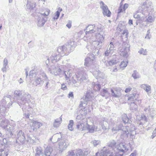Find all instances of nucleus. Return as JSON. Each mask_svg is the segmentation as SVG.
Here are the masks:
<instances>
[{
  "label": "nucleus",
  "instance_id": "obj_1",
  "mask_svg": "<svg viewBox=\"0 0 156 156\" xmlns=\"http://www.w3.org/2000/svg\"><path fill=\"white\" fill-rule=\"evenodd\" d=\"M13 101L17 103L20 106L23 112L32 108L29 104L31 95L28 93H25L22 90H16L14 92Z\"/></svg>",
  "mask_w": 156,
  "mask_h": 156
},
{
  "label": "nucleus",
  "instance_id": "obj_2",
  "mask_svg": "<svg viewBox=\"0 0 156 156\" xmlns=\"http://www.w3.org/2000/svg\"><path fill=\"white\" fill-rule=\"evenodd\" d=\"M86 70H88L87 68L84 67L77 69L76 76H73L72 79V86L73 87H77L80 84V83L77 82L75 79H77V80L80 83L87 80Z\"/></svg>",
  "mask_w": 156,
  "mask_h": 156
},
{
  "label": "nucleus",
  "instance_id": "obj_3",
  "mask_svg": "<svg viewBox=\"0 0 156 156\" xmlns=\"http://www.w3.org/2000/svg\"><path fill=\"white\" fill-rule=\"evenodd\" d=\"M93 98L94 94L91 91H90V90L87 91L86 95L81 99L79 107L83 108H81V109L82 111L86 110L85 107L88 104L90 105L92 103Z\"/></svg>",
  "mask_w": 156,
  "mask_h": 156
},
{
  "label": "nucleus",
  "instance_id": "obj_4",
  "mask_svg": "<svg viewBox=\"0 0 156 156\" xmlns=\"http://www.w3.org/2000/svg\"><path fill=\"white\" fill-rule=\"evenodd\" d=\"M116 143L114 140L111 141L108 144L109 148L107 149L105 147H104L103 150H101L100 152H98L96 154V156H113V152H110V149L112 148V151L115 150L116 147H115Z\"/></svg>",
  "mask_w": 156,
  "mask_h": 156
},
{
  "label": "nucleus",
  "instance_id": "obj_5",
  "mask_svg": "<svg viewBox=\"0 0 156 156\" xmlns=\"http://www.w3.org/2000/svg\"><path fill=\"white\" fill-rule=\"evenodd\" d=\"M40 71L39 68L36 66H34V68L30 71L29 76L30 78H35V85L36 86L39 85L42 86L44 83V79H42L40 77L36 76L38 74V73Z\"/></svg>",
  "mask_w": 156,
  "mask_h": 156
},
{
  "label": "nucleus",
  "instance_id": "obj_6",
  "mask_svg": "<svg viewBox=\"0 0 156 156\" xmlns=\"http://www.w3.org/2000/svg\"><path fill=\"white\" fill-rule=\"evenodd\" d=\"M76 46V42L72 40H70L67 44L59 46L58 48V51L60 53L65 52L66 55H68V53L73 51Z\"/></svg>",
  "mask_w": 156,
  "mask_h": 156
},
{
  "label": "nucleus",
  "instance_id": "obj_7",
  "mask_svg": "<svg viewBox=\"0 0 156 156\" xmlns=\"http://www.w3.org/2000/svg\"><path fill=\"white\" fill-rule=\"evenodd\" d=\"M93 29L94 30L93 33H95L97 41L99 43L102 42L104 38L103 36L101 34V33L103 30V27L102 25H99L96 26L94 24V27H93Z\"/></svg>",
  "mask_w": 156,
  "mask_h": 156
},
{
  "label": "nucleus",
  "instance_id": "obj_8",
  "mask_svg": "<svg viewBox=\"0 0 156 156\" xmlns=\"http://www.w3.org/2000/svg\"><path fill=\"white\" fill-rule=\"evenodd\" d=\"M36 153L35 156H50L51 154V151H52L51 147H47L46 148L44 153L43 150L41 147H36L35 149Z\"/></svg>",
  "mask_w": 156,
  "mask_h": 156
},
{
  "label": "nucleus",
  "instance_id": "obj_9",
  "mask_svg": "<svg viewBox=\"0 0 156 156\" xmlns=\"http://www.w3.org/2000/svg\"><path fill=\"white\" fill-rule=\"evenodd\" d=\"M17 128L16 122L13 120H9V124L6 130L10 133V135L12 136L17 131Z\"/></svg>",
  "mask_w": 156,
  "mask_h": 156
},
{
  "label": "nucleus",
  "instance_id": "obj_10",
  "mask_svg": "<svg viewBox=\"0 0 156 156\" xmlns=\"http://www.w3.org/2000/svg\"><path fill=\"white\" fill-rule=\"evenodd\" d=\"M130 45L126 42H123L122 47L119 48V53L121 56H126L129 51Z\"/></svg>",
  "mask_w": 156,
  "mask_h": 156
},
{
  "label": "nucleus",
  "instance_id": "obj_11",
  "mask_svg": "<svg viewBox=\"0 0 156 156\" xmlns=\"http://www.w3.org/2000/svg\"><path fill=\"white\" fill-rule=\"evenodd\" d=\"M93 27H94V24L89 25L84 29L86 35L83 37V39L85 41H90L89 40L90 39V36H92V32L94 30L93 29Z\"/></svg>",
  "mask_w": 156,
  "mask_h": 156
},
{
  "label": "nucleus",
  "instance_id": "obj_12",
  "mask_svg": "<svg viewBox=\"0 0 156 156\" xmlns=\"http://www.w3.org/2000/svg\"><path fill=\"white\" fill-rule=\"evenodd\" d=\"M58 72L54 73L55 75H59L60 77L62 75H64L66 80H67L69 79V78L72 76V70L71 69H68L67 71L62 70L61 69H58Z\"/></svg>",
  "mask_w": 156,
  "mask_h": 156
},
{
  "label": "nucleus",
  "instance_id": "obj_13",
  "mask_svg": "<svg viewBox=\"0 0 156 156\" xmlns=\"http://www.w3.org/2000/svg\"><path fill=\"white\" fill-rule=\"evenodd\" d=\"M16 132L17 133L16 143L19 144H24L26 138L24 132L21 130L17 131Z\"/></svg>",
  "mask_w": 156,
  "mask_h": 156
},
{
  "label": "nucleus",
  "instance_id": "obj_14",
  "mask_svg": "<svg viewBox=\"0 0 156 156\" xmlns=\"http://www.w3.org/2000/svg\"><path fill=\"white\" fill-rule=\"evenodd\" d=\"M64 54L66 55L65 52L60 53L59 52L57 49V52L53 53L50 57V59L52 62V64L60 60L61 57L64 55Z\"/></svg>",
  "mask_w": 156,
  "mask_h": 156
},
{
  "label": "nucleus",
  "instance_id": "obj_15",
  "mask_svg": "<svg viewBox=\"0 0 156 156\" xmlns=\"http://www.w3.org/2000/svg\"><path fill=\"white\" fill-rule=\"evenodd\" d=\"M11 96L9 95H7L4 96L2 101L0 102L1 103L7 106V108H9L12 104L13 102L11 101Z\"/></svg>",
  "mask_w": 156,
  "mask_h": 156
},
{
  "label": "nucleus",
  "instance_id": "obj_16",
  "mask_svg": "<svg viewBox=\"0 0 156 156\" xmlns=\"http://www.w3.org/2000/svg\"><path fill=\"white\" fill-rule=\"evenodd\" d=\"M118 128L119 129V130H122V138H124V137H127L129 132L128 129L126 127H124L122 124H120L118 126Z\"/></svg>",
  "mask_w": 156,
  "mask_h": 156
},
{
  "label": "nucleus",
  "instance_id": "obj_17",
  "mask_svg": "<svg viewBox=\"0 0 156 156\" xmlns=\"http://www.w3.org/2000/svg\"><path fill=\"white\" fill-rule=\"evenodd\" d=\"M36 19H37V25L39 27H43L44 24L47 18L45 20L43 17H42V15L40 13H38L37 16H36Z\"/></svg>",
  "mask_w": 156,
  "mask_h": 156
},
{
  "label": "nucleus",
  "instance_id": "obj_18",
  "mask_svg": "<svg viewBox=\"0 0 156 156\" xmlns=\"http://www.w3.org/2000/svg\"><path fill=\"white\" fill-rule=\"evenodd\" d=\"M9 151L8 147L5 144L0 145V156H7Z\"/></svg>",
  "mask_w": 156,
  "mask_h": 156
},
{
  "label": "nucleus",
  "instance_id": "obj_19",
  "mask_svg": "<svg viewBox=\"0 0 156 156\" xmlns=\"http://www.w3.org/2000/svg\"><path fill=\"white\" fill-rule=\"evenodd\" d=\"M151 5L152 3L151 2L148 0H146L142 2L140 6L139 7V10L141 9L144 10L150 9Z\"/></svg>",
  "mask_w": 156,
  "mask_h": 156
},
{
  "label": "nucleus",
  "instance_id": "obj_20",
  "mask_svg": "<svg viewBox=\"0 0 156 156\" xmlns=\"http://www.w3.org/2000/svg\"><path fill=\"white\" fill-rule=\"evenodd\" d=\"M105 120V118H104L101 117V119L99 121L100 125L101 126L102 129L104 131L110 129L111 127L110 126H107V124L108 123L106 122H105V123H104Z\"/></svg>",
  "mask_w": 156,
  "mask_h": 156
},
{
  "label": "nucleus",
  "instance_id": "obj_21",
  "mask_svg": "<svg viewBox=\"0 0 156 156\" xmlns=\"http://www.w3.org/2000/svg\"><path fill=\"white\" fill-rule=\"evenodd\" d=\"M85 127L89 132L91 133H94V131H99L100 129V128H98L97 126H95V125H90L87 123L86 124Z\"/></svg>",
  "mask_w": 156,
  "mask_h": 156
},
{
  "label": "nucleus",
  "instance_id": "obj_22",
  "mask_svg": "<svg viewBox=\"0 0 156 156\" xmlns=\"http://www.w3.org/2000/svg\"><path fill=\"white\" fill-rule=\"evenodd\" d=\"M98 42H96V41H94L92 43H88L86 46V48L89 51L93 52V51L96 48L95 45L96 44L98 45L99 44L98 43Z\"/></svg>",
  "mask_w": 156,
  "mask_h": 156
},
{
  "label": "nucleus",
  "instance_id": "obj_23",
  "mask_svg": "<svg viewBox=\"0 0 156 156\" xmlns=\"http://www.w3.org/2000/svg\"><path fill=\"white\" fill-rule=\"evenodd\" d=\"M68 144L66 143L64 140L61 141L59 143V152L62 153L63 151L65 150L67 147Z\"/></svg>",
  "mask_w": 156,
  "mask_h": 156
},
{
  "label": "nucleus",
  "instance_id": "obj_24",
  "mask_svg": "<svg viewBox=\"0 0 156 156\" xmlns=\"http://www.w3.org/2000/svg\"><path fill=\"white\" fill-rule=\"evenodd\" d=\"M7 106L6 105L0 103V113L1 115L5 116L8 112V110L7 109Z\"/></svg>",
  "mask_w": 156,
  "mask_h": 156
},
{
  "label": "nucleus",
  "instance_id": "obj_25",
  "mask_svg": "<svg viewBox=\"0 0 156 156\" xmlns=\"http://www.w3.org/2000/svg\"><path fill=\"white\" fill-rule=\"evenodd\" d=\"M2 120L0 122V126L3 129L6 130L9 124V120L6 119L4 117H2Z\"/></svg>",
  "mask_w": 156,
  "mask_h": 156
},
{
  "label": "nucleus",
  "instance_id": "obj_26",
  "mask_svg": "<svg viewBox=\"0 0 156 156\" xmlns=\"http://www.w3.org/2000/svg\"><path fill=\"white\" fill-rule=\"evenodd\" d=\"M111 91L112 93V96L114 97L119 98L121 95L120 90V89L116 88L114 90L111 89Z\"/></svg>",
  "mask_w": 156,
  "mask_h": 156
},
{
  "label": "nucleus",
  "instance_id": "obj_27",
  "mask_svg": "<svg viewBox=\"0 0 156 156\" xmlns=\"http://www.w3.org/2000/svg\"><path fill=\"white\" fill-rule=\"evenodd\" d=\"M58 69H60V68L59 67H57L52 64L51 65L50 67L49 68L48 70L50 73L54 74L55 75H55V73H54L58 72Z\"/></svg>",
  "mask_w": 156,
  "mask_h": 156
},
{
  "label": "nucleus",
  "instance_id": "obj_28",
  "mask_svg": "<svg viewBox=\"0 0 156 156\" xmlns=\"http://www.w3.org/2000/svg\"><path fill=\"white\" fill-rule=\"evenodd\" d=\"M138 94L136 93H134L130 94L128 98V100L129 101H135L138 98Z\"/></svg>",
  "mask_w": 156,
  "mask_h": 156
},
{
  "label": "nucleus",
  "instance_id": "obj_29",
  "mask_svg": "<svg viewBox=\"0 0 156 156\" xmlns=\"http://www.w3.org/2000/svg\"><path fill=\"white\" fill-rule=\"evenodd\" d=\"M116 149L119 152H124L125 150H126V151L128 150V149L126 148L124 144L122 143H120L118 146H117Z\"/></svg>",
  "mask_w": 156,
  "mask_h": 156
},
{
  "label": "nucleus",
  "instance_id": "obj_30",
  "mask_svg": "<svg viewBox=\"0 0 156 156\" xmlns=\"http://www.w3.org/2000/svg\"><path fill=\"white\" fill-rule=\"evenodd\" d=\"M140 87L148 93H151V88L150 85L147 84H143L141 85Z\"/></svg>",
  "mask_w": 156,
  "mask_h": 156
},
{
  "label": "nucleus",
  "instance_id": "obj_31",
  "mask_svg": "<svg viewBox=\"0 0 156 156\" xmlns=\"http://www.w3.org/2000/svg\"><path fill=\"white\" fill-rule=\"evenodd\" d=\"M84 124L83 123L82 121H78L76 125V127L77 129L83 131L85 129V127H84Z\"/></svg>",
  "mask_w": 156,
  "mask_h": 156
},
{
  "label": "nucleus",
  "instance_id": "obj_32",
  "mask_svg": "<svg viewBox=\"0 0 156 156\" xmlns=\"http://www.w3.org/2000/svg\"><path fill=\"white\" fill-rule=\"evenodd\" d=\"M93 60L90 57H87L85 59L84 66L88 67L93 63Z\"/></svg>",
  "mask_w": 156,
  "mask_h": 156
},
{
  "label": "nucleus",
  "instance_id": "obj_33",
  "mask_svg": "<svg viewBox=\"0 0 156 156\" xmlns=\"http://www.w3.org/2000/svg\"><path fill=\"white\" fill-rule=\"evenodd\" d=\"M27 9L29 10H32L35 8L36 5V3L34 2H31L29 1L28 0H27Z\"/></svg>",
  "mask_w": 156,
  "mask_h": 156
},
{
  "label": "nucleus",
  "instance_id": "obj_34",
  "mask_svg": "<svg viewBox=\"0 0 156 156\" xmlns=\"http://www.w3.org/2000/svg\"><path fill=\"white\" fill-rule=\"evenodd\" d=\"M32 125L33 127V130H34L35 129H37L39 128L42 126V124L40 122L35 121H33L32 123Z\"/></svg>",
  "mask_w": 156,
  "mask_h": 156
},
{
  "label": "nucleus",
  "instance_id": "obj_35",
  "mask_svg": "<svg viewBox=\"0 0 156 156\" xmlns=\"http://www.w3.org/2000/svg\"><path fill=\"white\" fill-rule=\"evenodd\" d=\"M114 45L112 42H111L108 45L107 50L109 51L112 54L115 50L114 49Z\"/></svg>",
  "mask_w": 156,
  "mask_h": 156
},
{
  "label": "nucleus",
  "instance_id": "obj_36",
  "mask_svg": "<svg viewBox=\"0 0 156 156\" xmlns=\"http://www.w3.org/2000/svg\"><path fill=\"white\" fill-rule=\"evenodd\" d=\"M122 119L123 122L125 124H129L131 122V121L129 120L126 114H124L122 115Z\"/></svg>",
  "mask_w": 156,
  "mask_h": 156
},
{
  "label": "nucleus",
  "instance_id": "obj_37",
  "mask_svg": "<svg viewBox=\"0 0 156 156\" xmlns=\"http://www.w3.org/2000/svg\"><path fill=\"white\" fill-rule=\"evenodd\" d=\"M144 10H141L140 12H139L138 11L136 12V13L134 14V17L135 18L137 19L138 20H139L140 19L141 17H143V15Z\"/></svg>",
  "mask_w": 156,
  "mask_h": 156
},
{
  "label": "nucleus",
  "instance_id": "obj_38",
  "mask_svg": "<svg viewBox=\"0 0 156 156\" xmlns=\"http://www.w3.org/2000/svg\"><path fill=\"white\" fill-rule=\"evenodd\" d=\"M62 121V119L61 117L56 119L54 123L53 126L55 127H58L61 123Z\"/></svg>",
  "mask_w": 156,
  "mask_h": 156
},
{
  "label": "nucleus",
  "instance_id": "obj_39",
  "mask_svg": "<svg viewBox=\"0 0 156 156\" xmlns=\"http://www.w3.org/2000/svg\"><path fill=\"white\" fill-rule=\"evenodd\" d=\"M42 76L44 77V83H45V88L47 89L48 87V84H49V80L47 77V76L45 73H43Z\"/></svg>",
  "mask_w": 156,
  "mask_h": 156
},
{
  "label": "nucleus",
  "instance_id": "obj_40",
  "mask_svg": "<svg viewBox=\"0 0 156 156\" xmlns=\"http://www.w3.org/2000/svg\"><path fill=\"white\" fill-rule=\"evenodd\" d=\"M92 87L95 90L98 91L100 89L101 85L98 83H95L94 82L92 83Z\"/></svg>",
  "mask_w": 156,
  "mask_h": 156
},
{
  "label": "nucleus",
  "instance_id": "obj_41",
  "mask_svg": "<svg viewBox=\"0 0 156 156\" xmlns=\"http://www.w3.org/2000/svg\"><path fill=\"white\" fill-rule=\"evenodd\" d=\"M103 62L105 63V64L106 66H112V65H114L116 63L115 60H113L111 61H110L109 62L107 61H105Z\"/></svg>",
  "mask_w": 156,
  "mask_h": 156
},
{
  "label": "nucleus",
  "instance_id": "obj_42",
  "mask_svg": "<svg viewBox=\"0 0 156 156\" xmlns=\"http://www.w3.org/2000/svg\"><path fill=\"white\" fill-rule=\"evenodd\" d=\"M135 102H132L130 105V109L132 111H136L137 109V105L135 103Z\"/></svg>",
  "mask_w": 156,
  "mask_h": 156
},
{
  "label": "nucleus",
  "instance_id": "obj_43",
  "mask_svg": "<svg viewBox=\"0 0 156 156\" xmlns=\"http://www.w3.org/2000/svg\"><path fill=\"white\" fill-rule=\"evenodd\" d=\"M62 10H60V11H56L55 13L53 14V17L52 18V20H57L58 19L59 16L60 12Z\"/></svg>",
  "mask_w": 156,
  "mask_h": 156
},
{
  "label": "nucleus",
  "instance_id": "obj_44",
  "mask_svg": "<svg viewBox=\"0 0 156 156\" xmlns=\"http://www.w3.org/2000/svg\"><path fill=\"white\" fill-rule=\"evenodd\" d=\"M74 124V123L73 120H70L69 121V123L68 126V128L69 130L72 131L73 130V126Z\"/></svg>",
  "mask_w": 156,
  "mask_h": 156
},
{
  "label": "nucleus",
  "instance_id": "obj_45",
  "mask_svg": "<svg viewBox=\"0 0 156 156\" xmlns=\"http://www.w3.org/2000/svg\"><path fill=\"white\" fill-rule=\"evenodd\" d=\"M132 76L134 79H136L140 77V76L136 70H134L133 73L132 74Z\"/></svg>",
  "mask_w": 156,
  "mask_h": 156
},
{
  "label": "nucleus",
  "instance_id": "obj_46",
  "mask_svg": "<svg viewBox=\"0 0 156 156\" xmlns=\"http://www.w3.org/2000/svg\"><path fill=\"white\" fill-rule=\"evenodd\" d=\"M101 8L102 10H108V6L105 5L102 1H101L100 3Z\"/></svg>",
  "mask_w": 156,
  "mask_h": 156
},
{
  "label": "nucleus",
  "instance_id": "obj_47",
  "mask_svg": "<svg viewBox=\"0 0 156 156\" xmlns=\"http://www.w3.org/2000/svg\"><path fill=\"white\" fill-rule=\"evenodd\" d=\"M154 20V16H149L147 19V21L149 23L153 22Z\"/></svg>",
  "mask_w": 156,
  "mask_h": 156
},
{
  "label": "nucleus",
  "instance_id": "obj_48",
  "mask_svg": "<svg viewBox=\"0 0 156 156\" xmlns=\"http://www.w3.org/2000/svg\"><path fill=\"white\" fill-rule=\"evenodd\" d=\"M138 52L140 54H142L144 55H146L147 51L146 49H144L143 48H141L138 51Z\"/></svg>",
  "mask_w": 156,
  "mask_h": 156
},
{
  "label": "nucleus",
  "instance_id": "obj_49",
  "mask_svg": "<svg viewBox=\"0 0 156 156\" xmlns=\"http://www.w3.org/2000/svg\"><path fill=\"white\" fill-rule=\"evenodd\" d=\"M103 14L104 16L110 17L111 14L110 10H103Z\"/></svg>",
  "mask_w": 156,
  "mask_h": 156
},
{
  "label": "nucleus",
  "instance_id": "obj_50",
  "mask_svg": "<svg viewBox=\"0 0 156 156\" xmlns=\"http://www.w3.org/2000/svg\"><path fill=\"white\" fill-rule=\"evenodd\" d=\"M91 143L94 147H96L101 144V142L99 140H94L92 141Z\"/></svg>",
  "mask_w": 156,
  "mask_h": 156
},
{
  "label": "nucleus",
  "instance_id": "obj_51",
  "mask_svg": "<svg viewBox=\"0 0 156 156\" xmlns=\"http://www.w3.org/2000/svg\"><path fill=\"white\" fill-rule=\"evenodd\" d=\"M27 142H28L30 144H33L35 142L34 140L33 139H32L31 138V137L29 136H27Z\"/></svg>",
  "mask_w": 156,
  "mask_h": 156
},
{
  "label": "nucleus",
  "instance_id": "obj_52",
  "mask_svg": "<svg viewBox=\"0 0 156 156\" xmlns=\"http://www.w3.org/2000/svg\"><path fill=\"white\" fill-rule=\"evenodd\" d=\"M127 62H125L124 61H122L120 64V66L121 68H124L126 67L127 66Z\"/></svg>",
  "mask_w": 156,
  "mask_h": 156
},
{
  "label": "nucleus",
  "instance_id": "obj_53",
  "mask_svg": "<svg viewBox=\"0 0 156 156\" xmlns=\"http://www.w3.org/2000/svg\"><path fill=\"white\" fill-rule=\"evenodd\" d=\"M76 151H69L68 154L67 156H76Z\"/></svg>",
  "mask_w": 156,
  "mask_h": 156
},
{
  "label": "nucleus",
  "instance_id": "obj_54",
  "mask_svg": "<svg viewBox=\"0 0 156 156\" xmlns=\"http://www.w3.org/2000/svg\"><path fill=\"white\" fill-rule=\"evenodd\" d=\"M76 156H78V155L82 156L83 155V151L81 149L78 151L77 152H76Z\"/></svg>",
  "mask_w": 156,
  "mask_h": 156
},
{
  "label": "nucleus",
  "instance_id": "obj_55",
  "mask_svg": "<svg viewBox=\"0 0 156 156\" xmlns=\"http://www.w3.org/2000/svg\"><path fill=\"white\" fill-rule=\"evenodd\" d=\"M83 116V115L82 114L79 115H77L76 118V119L77 120H80V121H82V120L84 119Z\"/></svg>",
  "mask_w": 156,
  "mask_h": 156
},
{
  "label": "nucleus",
  "instance_id": "obj_56",
  "mask_svg": "<svg viewBox=\"0 0 156 156\" xmlns=\"http://www.w3.org/2000/svg\"><path fill=\"white\" fill-rule=\"evenodd\" d=\"M50 10H48L45 12H44L43 13H40L42 15V16H47L50 13Z\"/></svg>",
  "mask_w": 156,
  "mask_h": 156
},
{
  "label": "nucleus",
  "instance_id": "obj_57",
  "mask_svg": "<svg viewBox=\"0 0 156 156\" xmlns=\"http://www.w3.org/2000/svg\"><path fill=\"white\" fill-rule=\"evenodd\" d=\"M8 63V60L6 58H5L3 60V66L5 67H6Z\"/></svg>",
  "mask_w": 156,
  "mask_h": 156
},
{
  "label": "nucleus",
  "instance_id": "obj_58",
  "mask_svg": "<svg viewBox=\"0 0 156 156\" xmlns=\"http://www.w3.org/2000/svg\"><path fill=\"white\" fill-rule=\"evenodd\" d=\"M95 74L97 75V77H101V72H100L99 70H98V71H96L95 72Z\"/></svg>",
  "mask_w": 156,
  "mask_h": 156
},
{
  "label": "nucleus",
  "instance_id": "obj_59",
  "mask_svg": "<svg viewBox=\"0 0 156 156\" xmlns=\"http://www.w3.org/2000/svg\"><path fill=\"white\" fill-rule=\"evenodd\" d=\"M61 89L64 90H67V88L65 84L63 83L62 84Z\"/></svg>",
  "mask_w": 156,
  "mask_h": 156
},
{
  "label": "nucleus",
  "instance_id": "obj_60",
  "mask_svg": "<svg viewBox=\"0 0 156 156\" xmlns=\"http://www.w3.org/2000/svg\"><path fill=\"white\" fill-rule=\"evenodd\" d=\"M129 144L131 149V151H132L134 149V147L133 146V145L134 144V143L133 142H132L131 143H129Z\"/></svg>",
  "mask_w": 156,
  "mask_h": 156
},
{
  "label": "nucleus",
  "instance_id": "obj_61",
  "mask_svg": "<svg viewBox=\"0 0 156 156\" xmlns=\"http://www.w3.org/2000/svg\"><path fill=\"white\" fill-rule=\"evenodd\" d=\"M72 21L69 20L67 24L66 25V26L69 28H70L72 26Z\"/></svg>",
  "mask_w": 156,
  "mask_h": 156
},
{
  "label": "nucleus",
  "instance_id": "obj_62",
  "mask_svg": "<svg viewBox=\"0 0 156 156\" xmlns=\"http://www.w3.org/2000/svg\"><path fill=\"white\" fill-rule=\"evenodd\" d=\"M112 54L111 53L110 51H109L108 50H107L105 52V56H108L109 55H111Z\"/></svg>",
  "mask_w": 156,
  "mask_h": 156
},
{
  "label": "nucleus",
  "instance_id": "obj_63",
  "mask_svg": "<svg viewBox=\"0 0 156 156\" xmlns=\"http://www.w3.org/2000/svg\"><path fill=\"white\" fill-rule=\"evenodd\" d=\"M130 127H131V129L130 128L129 129L130 131H133L135 130V127L133 125L131 124L130 125Z\"/></svg>",
  "mask_w": 156,
  "mask_h": 156
},
{
  "label": "nucleus",
  "instance_id": "obj_64",
  "mask_svg": "<svg viewBox=\"0 0 156 156\" xmlns=\"http://www.w3.org/2000/svg\"><path fill=\"white\" fill-rule=\"evenodd\" d=\"M30 115V114L28 112H26L24 113V117L26 118H29V116Z\"/></svg>",
  "mask_w": 156,
  "mask_h": 156
}]
</instances>
